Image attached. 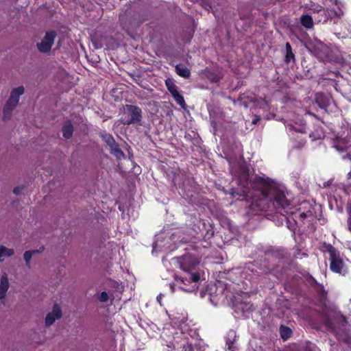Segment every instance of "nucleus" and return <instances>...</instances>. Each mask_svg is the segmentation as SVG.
I'll return each instance as SVG.
<instances>
[{
    "label": "nucleus",
    "mask_w": 351,
    "mask_h": 351,
    "mask_svg": "<svg viewBox=\"0 0 351 351\" xmlns=\"http://www.w3.org/2000/svg\"><path fill=\"white\" fill-rule=\"evenodd\" d=\"M280 332L281 337L284 340H287V339H289L291 337V330L288 327L282 326L280 328Z\"/></svg>",
    "instance_id": "obj_20"
},
{
    "label": "nucleus",
    "mask_w": 351,
    "mask_h": 351,
    "mask_svg": "<svg viewBox=\"0 0 351 351\" xmlns=\"http://www.w3.org/2000/svg\"><path fill=\"white\" fill-rule=\"evenodd\" d=\"M227 345L228 346V349H231L232 348L233 342L227 341Z\"/></svg>",
    "instance_id": "obj_32"
},
{
    "label": "nucleus",
    "mask_w": 351,
    "mask_h": 351,
    "mask_svg": "<svg viewBox=\"0 0 351 351\" xmlns=\"http://www.w3.org/2000/svg\"><path fill=\"white\" fill-rule=\"evenodd\" d=\"M230 335H232L233 337H234V332L233 331L230 332Z\"/></svg>",
    "instance_id": "obj_37"
},
{
    "label": "nucleus",
    "mask_w": 351,
    "mask_h": 351,
    "mask_svg": "<svg viewBox=\"0 0 351 351\" xmlns=\"http://www.w3.org/2000/svg\"><path fill=\"white\" fill-rule=\"evenodd\" d=\"M62 313L61 308L57 304H54L51 312L46 315L45 323L46 326H51L56 320L62 317Z\"/></svg>",
    "instance_id": "obj_9"
},
{
    "label": "nucleus",
    "mask_w": 351,
    "mask_h": 351,
    "mask_svg": "<svg viewBox=\"0 0 351 351\" xmlns=\"http://www.w3.org/2000/svg\"><path fill=\"white\" fill-rule=\"evenodd\" d=\"M286 51H287V54H286V57H285V60H286V62H289L291 60L294 59V55L292 52L291 45L289 43H287V44H286Z\"/></svg>",
    "instance_id": "obj_23"
},
{
    "label": "nucleus",
    "mask_w": 351,
    "mask_h": 351,
    "mask_svg": "<svg viewBox=\"0 0 351 351\" xmlns=\"http://www.w3.org/2000/svg\"><path fill=\"white\" fill-rule=\"evenodd\" d=\"M315 101L318 106L324 109H326L330 103V99L323 93L316 94Z\"/></svg>",
    "instance_id": "obj_12"
},
{
    "label": "nucleus",
    "mask_w": 351,
    "mask_h": 351,
    "mask_svg": "<svg viewBox=\"0 0 351 351\" xmlns=\"http://www.w3.org/2000/svg\"><path fill=\"white\" fill-rule=\"evenodd\" d=\"M13 249L7 248L5 246H0V263L2 262L5 257H10L14 254Z\"/></svg>",
    "instance_id": "obj_15"
},
{
    "label": "nucleus",
    "mask_w": 351,
    "mask_h": 351,
    "mask_svg": "<svg viewBox=\"0 0 351 351\" xmlns=\"http://www.w3.org/2000/svg\"><path fill=\"white\" fill-rule=\"evenodd\" d=\"M334 147L338 151H344L351 147V140L346 136L345 138L337 137L334 143Z\"/></svg>",
    "instance_id": "obj_10"
},
{
    "label": "nucleus",
    "mask_w": 351,
    "mask_h": 351,
    "mask_svg": "<svg viewBox=\"0 0 351 351\" xmlns=\"http://www.w3.org/2000/svg\"><path fill=\"white\" fill-rule=\"evenodd\" d=\"M24 93V87L21 86L14 88L7 101L3 111V120H8L12 116V111L17 106L20 97Z\"/></svg>",
    "instance_id": "obj_6"
},
{
    "label": "nucleus",
    "mask_w": 351,
    "mask_h": 351,
    "mask_svg": "<svg viewBox=\"0 0 351 351\" xmlns=\"http://www.w3.org/2000/svg\"><path fill=\"white\" fill-rule=\"evenodd\" d=\"M172 339L167 344V351H195L194 346L197 347V339L195 332L191 330L189 332H183L182 330L173 332Z\"/></svg>",
    "instance_id": "obj_3"
},
{
    "label": "nucleus",
    "mask_w": 351,
    "mask_h": 351,
    "mask_svg": "<svg viewBox=\"0 0 351 351\" xmlns=\"http://www.w3.org/2000/svg\"><path fill=\"white\" fill-rule=\"evenodd\" d=\"M207 10H210L212 9L211 6L210 5H207V6L205 8Z\"/></svg>",
    "instance_id": "obj_35"
},
{
    "label": "nucleus",
    "mask_w": 351,
    "mask_h": 351,
    "mask_svg": "<svg viewBox=\"0 0 351 351\" xmlns=\"http://www.w3.org/2000/svg\"><path fill=\"white\" fill-rule=\"evenodd\" d=\"M111 154H114L117 158L120 159L124 156L123 152L120 149L119 145L114 142L109 146Z\"/></svg>",
    "instance_id": "obj_18"
},
{
    "label": "nucleus",
    "mask_w": 351,
    "mask_h": 351,
    "mask_svg": "<svg viewBox=\"0 0 351 351\" xmlns=\"http://www.w3.org/2000/svg\"><path fill=\"white\" fill-rule=\"evenodd\" d=\"M109 297H108V295L106 292L105 291H103L101 292L99 296H98V299L100 302H106L108 301Z\"/></svg>",
    "instance_id": "obj_28"
},
{
    "label": "nucleus",
    "mask_w": 351,
    "mask_h": 351,
    "mask_svg": "<svg viewBox=\"0 0 351 351\" xmlns=\"http://www.w3.org/2000/svg\"><path fill=\"white\" fill-rule=\"evenodd\" d=\"M309 136L313 141L321 139L323 136V132L321 130H317L315 132H312Z\"/></svg>",
    "instance_id": "obj_26"
},
{
    "label": "nucleus",
    "mask_w": 351,
    "mask_h": 351,
    "mask_svg": "<svg viewBox=\"0 0 351 351\" xmlns=\"http://www.w3.org/2000/svg\"><path fill=\"white\" fill-rule=\"evenodd\" d=\"M172 263L186 272L184 276L176 280V285L182 290L192 292L197 289L200 275L196 271L199 264V258L192 253H187L180 257L172 259Z\"/></svg>",
    "instance_id": "obj_2"
},
{
    "label": "nucleus",
    "mask_w": 351,
    "mask_h": 351,
    "mask_svg": "<svg viewBox=\"0 0 351 351\" xmlns=\"http://www.w3.org/2000/svg\"><path fill=\"white\" fill-rule=\"evenodd\" d=\"M324 250L329 254L330 270L335 273L344 275L347 269L340 253L330 244L325 246Z\"/></svg>",
    "instance_id": "obj_4"
},
{
    "label": "nucleus",
    "mask_w": 351,
    "mask_h": 351,
    "mask_svg": "<svg viewBox=\"0 0 351 351\" xmlns=\"http://www.w3.org/2000/svg\"><path fill=\"white\" fill-rule=\"evenodd\" d=\"M288 129L291 131V130H294L297 132H300V133H303V132H305V125L304 124H302V125H289L288 126Z\"/></svg>",
    "instance_id": "obj_25"
},
{
    "label": "nucleus",
    "mask_w": 351,
    "mask_h": 351,
    "mask_svg": "<svg viewBox=\"0 0 351 351\" xmlns=\"http://www.w3.org/2000/svg\"><path fill=\"white\" fill-rule=\"evenodd\" d=\"M10 287L8 276L3 274L1 278L0 282V300L3 299Z\"/></svg>",
    "instance_id": "obj_11"
},
{
    "label": "nucleus",
    "mask_w": 351,
    "mask_h": 351,
    "mask_svg": "<svg viewBox=\"0 0 351 351\" xmlns=\"http://www.w3.org/2000/svg\"><path fill=\"white\" fill-rule=\"evenodd\" d=\"M196 350H197V351H202L200 348H199V349L196 348Z\"/></svg>",
    "instance_id": "obj_38"
},
{
    "label": "nucleus",
    "mask_w": 351,
    "mask_h": 351,
    "mask_svg": "<svg viewBox=\"0 0 351 351\" xmlns=\"http://www.w3.org/2000/svg\"><path fill=\"white\" fill-rule=\"evenodd\" d=\"M173 97L175 101L181 106H183L185 104L184 97L180 94L179 91H176L174 93L171 94Z\"/></svg>",
    "instance_id": "obj_24"
},
{
    "label": "nucleus",
    "mask_w": 351,
    "mask_h": 351,
    "mask_svg": "<svg viewBox=\"0 0 351 351\" xmlns=\"http://www.w3.org/2000/svg\"><path fill=\"white\" fill-rule=\"evenodd\" d=\"M73 125H71V123L70 122H66L62 128V132H63L64 137L65 138H71L73 134Z\"/></svg>",
    "instance_id": "obj_19"
},
{
    "label": "nucleus",
    "mask_w": 351,
    "mask_h": 351,
    "mask_svg": "<svg viewBox=\"0 0 351 351\" xmlns=\"http://www.w3.org/2000/svg\"><path fill=\"white\" fill-rule=\"evenodd\" d=\"M248 175L244 173L239 180L240 189L234 194L242 196L241 200L252 199L251 207L253 210H264L272 204L275 208L283 215H289L287 218L295 221L304 222L305 220L311 221L314 219V208L308 202H304L295 211H291V208L285 193L273 186L265 179L255 176L248 180Z\"/></svg>",
    "instance_id": "obj_1"
},
{
    "label": "nucleus",
    "mask_w": 351,
    "mask_h": 351,
    "mask_svg": "<svg viewBox=\"0 0 351 351\" xmlns=\"http://www.w3.org/2000/svg\"><path fill=\"white\" fill-rule=\"evenodd\" d=\"M170 288H171V291H172V292H173V291H174V289H174V285H171H171H170Z\"/></svg>",
    "instance_id": "obj_36"
},
{
    "label": "nucleus",
    "mask_w": 351,
    "mask_h": 351,
    "mask_svg": "<svg viewBox=\"0 0 351 351\" xmlns=\"http://www.w3.org/2000/svg\"><path fill=\"white\" fill-rule=\"evenodd\" d=\"M162 297H163V294L160 293V294L157 296V298H156V300H157L158 302L160 305H162L161 300H162Z\"/></svg>",
    "instance_id": "obj_31"
},
{
    "label": "nucleus",
    "mask_w": 351,
    "mask_h": 351,
    "mask_svg": "<svg viewBox=\"0 0 351 351\" xmlns=\"http://www.w3.org/2000/svg\"><path fill=\"white\" fill-rule=\"evenodd\" d=\"M56 38V32L53 31L47 32L41 41L37 43V47L39 51L42 53H47L50 51L51 47L54 43Z\"/></svg>",
    "instance_id": "obj_8"
},
{
    "label": "nucleus",
    "mask_w": 351,
    "mask_h": 351,
    "mask_svg": "<svg viewBox=\"0 0 351 351\" xmlns=\"http://www.w3.org/2000/svg\"><path fill=\"white\" fill-rule=\"evenodd\" d=\"M176 71L180 76L188 78L190 76V71L183 64H178L176 66Z\"/></svg>",
    "instance_id": "obj_14"
},
{
    "label": "nucleus",
    "mask_w": 351,
    "mask_h": 351,
    "mask_svg": "<svg viewBox=\"0 0 351 351\" xmlns=\"http://www.w3.org/2000/svg\"><path fill=\"white\" fill-rule=\"evenodd\" d=\"M21 189H22V188H21V187H19V186L16 187V188H14V190H13V193H14V194H16V195H18V194H19V193H20V192H21Z\"/></svg>",
    "instance_id": "obj_30"
},
{
    "label": "nucleus",
    "mask_w": 351,
    "mask_h": 351,
    "mask_svg": "<svg viewBox=\"0 0 351 351\" xmlns=\"http://www.w3.org/2000/svg\"><path fill=\"white\" fill-rule=\"evenodd\" d=\"M343 159H346V158H348V159H349V160H351V154H348L346 156H343Z\"/></svg>",
    "instance_id": "obj_34"
},
{
    "label": "nucleus",
    "mask_w": 351,
    "mask_h": 351,
    "mask_svg": "<svg viewBox=\"0 0 351 351\" xmlns=\"http://www.w3.org/2000/svg\"><path fill=\"white\" fill-rule=\"evenodd\" d=\"M210 79L212 82H217L219 80L220 77L217 75H213L211 77H210Z\"/></svg>",
    "instance_id": "obj_29"
},
{
    "label": "nucleus",
    "mask_w": 351,
    "mask_h": 351,
    "mask_svg": "<svg viewBox=\"0 0 351 351\" xmlns=\"http://www.w3.org/2000/svg\"><path fill=\"white\" fill-rule=\"evenodd\" d=\"M171 237L165 235V234H158L153 243V250L155 252L173 250L174 247H172L171 245Z\"/></svg>",
    "instance_id": "obj_7"
},
{
    "label": "nucleus",
    "mask_w": 351,
    "mask_h": 351,
    "mask_svg": "<svg viewBox=\"0 0 351 351\" xmlns=\"http://www.w3.org/2000/svg\"><path fill=\"white\" fill-rule=\"evenodd\" d=\"M111 154H114L117 158L120 159L124 156L123 152L120 149L119 145L114 142L109 146Z\"/></svg>",
    "instance_id": "obj_17"
},
{
    "label": "nucleus",
    "mask_w": 351,
    "mask_h": 351,
    "mask_svg": "<svg viewBox=\"0 0 351 351\" xmlns=\"http://www.w3.org/2000/svg\"><path fill=\"white\" fill-rule=\"evenodd\" d=\"M300 22L302 25L306 28L310 29L313 26V21L310 15L304 14L300 18Z\"/></svg>",
    "instance_id": "obj_16"
},
{
    "label": "nucleus",
    "mask_w": 351,
    "mask_h": 351,
    "mask_svg": "<svg viewBox=\"0 0 351 351\" xmlns=\"http://www.w3.org/2000/svg\"><path fill=\"white\" fill-rule=\"evenodd\" d=\"M43 250H44V247H41L39 250H29V251H26L24 253V255H23L24 260H25V263L28 267H30V261H31V259H32L33 255L39 254V253L42 252Z\"/></svg>",
    "instance_id": "obj_13"
},
{
    "label": "nucleus",
    "mask_w": 351,
    "mask_h": 351,
    "mask_svg": "<svg viewBox=\"0 0 351 351\" xmlns=\"http://www.w3.org/2000/svg\"><path fill=\"white\" fill-rule=\"evenodd\" d=\"M263 104H264L265 105H266V104H266V102H265V101H264V100H263Z\"/></svg>",
    "instance_id": "obj_39"
},
{
    "label": "nucleus",
    "mask_w": 351,
    "mask_h": 351,
    "mask_svg": "<svg viewBox=\"0 0 351 351\" xmlns=\"http://www.w3.org/2000/svg\"><path fill=\"white\" fill-rule=\"evenodd\" d=\"M142 119V110L136 106L125 105L123 107L120 122L124 125L138 123Z\"/></svg>",
    "instance_id": "obj_5"
},
{
    "label": "nucleus",
    "mask_w": 351,
    "mask_h": 351,
    "mask_svg": "<svg viewBox=\"0 0 351 351\" xmlns=\"http://www.w3.org/2000/svg\"><path fill=\"white\" fill-rule=\"evenodd\" d=\"M166 86L167 87V89L171 93V94L174 93L175 92L178 91V87L175 84L174 82L171 80L168 79L165 81Z\"/></svg>",
    "instance_id": "obj_21"
},
{
    "label": "nucleus",
    "mask_w": 351,
    "mask_h": 351,
    "mask_svg": "<svg viewBox=\"0 0 351 351\" xmlns=\"http://www.w3.org/2000/svg\"><path fill=\"white\" fill-rule=\"evenodd\" d=\"M259 118L258 117H256L254 119L252 120V123L253 124H256L257 122L259 121Z\"/></svg>",
    "instance_id": "obj_33"
},
{
    "label": "nucleus",
    "mask_w": 351,
    "mask_h": 351,
    "mask_svg": "<svg viewBox=\"0 0 351 351\" xmlns=\"http://www.w3.org/2000/svg\"><path fill=\"white\" fill-rule=\"evenodd\" d=\"M238 104H241V105L242 104H241V101H238Z\"/></svg>",
    "instance_id": "obj_40"
},
{
    "label": "nucleus",
    "mask_w": 351,
    "mask_h": 351,
    "mask_svg": "<svg viewBox=\"0 0 351 351\" xmlns=\"http://www.w3.org/2000/svg\"><path fill=\"white\" fill-rule=\"evenodd\" d=\"M236 307L238 309H241L243 311H250V310H252V305L249 304V303H244V304H240L239 305L237 304Z\"/></svg>",
    "instance_id": "obj_27"
},
{
    "label": "nucleus",
    "mask_w": 351,
    "mask_h": 351,
    "mask_svg": "<svg viewBox=\"0 0 351 351\" xmlns=\"http://www.w3.org/2000/svg\"><path fill=\"white\" fill-rule=\"evenodd\" d=\"M101 137L106 143V144L108 146H110L111 145H112L115 142L114 138L110 134H108V133H106V132L101 133Z\"/></svg>",
    "instance_id": "obj_22"
}]
</instances>
